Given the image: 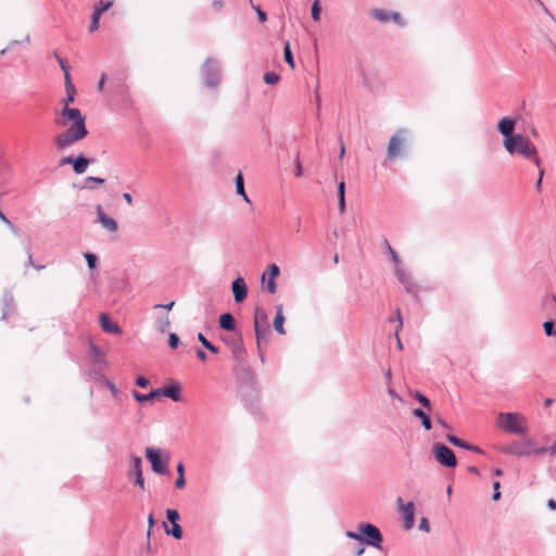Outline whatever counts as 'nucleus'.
<instances>
[{"label": "nucleus", "instance_id": "1", "mask_svg": "<svg viewBox=\"0 0 556 556\" xmlns=\"http://www.w3.org/2000/svg\"><path fill=\"white\" fill-rule=\"evenodd\" d=\"M66 93V98L62 101L63 108L60 113V119L56 121V124L61 126H65L70 122H72V124L65 130L58 134L53 139L54 148L59 152L73 147L75 143L81 141L88 136L86 116L79 109L70 106V103L74 102L75 92H72L70 89Z\"/></svg>", "mask_w": 556, "mask_h": 556}, {"label": "nucleus", "instance_id": "2", "mask_svg": "<svg viewBox=\"0 0 556 556\" xmlns=\"http://www.w3.org/2000/svg\"><path fill=\"white\" fill-rule=\"evenodd\" d=\"M506 152L510 155H518L533 163L538 168L541 167L542 161L535 144L525 135L516 134L514 138L503 140Z\"/></svg>", "mask_w": 556, "mask_h": 556}, {"label": "nucleus", "instance_id": "3", "mask_svg": "<svg viewBox=\"0 0 556 556\" xmlns=\"http://www.w3.org/2000/svg\"><path fill=\"white\" fill-rule=\"evenodd\" d=\"M349 539L363 542L369 546L382 549L383 536L380 530L372 523H361L358 526V532L346 531Z\"/></svg>", "mask_w": 556, "mask_h": 556}, {"label": "nucleus", "instance_id": "4", "mask_svg": "<svg viewBox=\"0 0 556 556\" xmlns=\"http://www.w3.org/2000/svg\"><path fill=\"white\" fill-rule=\"evenodd\" d=\"M412 134L407 128H399L390 138L387 151V157L390 162H394L397 157L404 156Z\"/></svg>", "mask_w": 556, "mask_h": 556}, {"label": "nucleus", "instance_id": "5", "mask_svg": "<svg viewBox=\"0 0 556 556\" xmlns=\"http://www.w3.org/2000/svg\"><path fill=\"white\" fill-rule=\"evenodd\" d=\"M500 427L513 434L522 435L528 431L527 418L520 413H500Z\"/></svg>", "mask_w": 556, "mask_h": 556}, {"label": "nucleus", "instance_id": "6", "mask_svg": "<svg viewBox=\"0 0 556 556\" xmlns=\"http://www.w3.org/2000/svg\"><path fill=\"white\" fill-rule=\"evenodd\" d=\"M253 327L256 338L257 350H261L263 342H267L270 336V326L268 315L263 307L256 306L254 309Z\"/></svg>", "mask_w": 556, "mask_h": 556}, {"label": "nucleus", "instance_id": "7", "mask_svg": "<svg viewBox=\"0 0 556 556\" xmlns=\"http://www.w3.org/2000/svg\"><path fill=\"white\" fill-rule=\"evenodd\" d=\"M202 76L207 88H216L220 81V65L216 59L207 58L202 65Z\"/></svg>", "mask_w": 556, "mask_h": 556}, {"label": "nucleus", "instance_id": "8", "mask_svg": "<svg viewBox=\"0 0 556 556\" xmlns=\"http://www.w3.org/2000/svg\"><path fill=\"white\" fill-rule=\"evenodd\" d=\"M534 441L533 439H525L522 441H513L500 450L502 453L507 455H514L517 457L534 455Z\"/></svg>", "mask_w": 556, "mask_h": 556}, {"label": "nucleus", "instance_id": "9", "mask_svg": "<svg viewBox=\"0 0 556 556\" xmlns=\"http://www.w3.org/2000/svg\"><path fill=\"white\" fill-rule=\"evenodd\" d=\"M146 457L151 464V468L155 473L167 475L168 473V460L169 455L166 454L165 462L162 460V450L156 447H147Z\"/></svg>", "mask_w": 556, "mask_h": 556}, {"label": "nucleus", "instance_id": "10", "mask_svg": "<svg viewBox=\"0 0 556 556\" xmlns=\"http://www.w3.org/2000/svg\"><path fill=\"white\" fill-rule=\"evenodd\" d=\"M435 460L444 467L454 468L457 465L454 452L443 443L437 442L432 445Z\"/></svg>", "mask_w": 556, "mask_h": 556}, {"label": "nucleus", "instance_id": "11", "mask_svg": "<svg viewBox=\"0 0 556 556\" xmlns=\"http://www.w3.org/2000/svg\"><path fill=\"white\" fill-rule=\"evenodd\" d=\"M399 510L404 520L403 528L408 531L413 529L415 525V506L413 502H408L406 504L403 503L402 498H397Z\"/></svg>", "mask_w": 556, "mask_h": 556}, {"label": "nucleus", "instance_id": "12", "mask_svg": "<svg viewBox=\"0 0 556 556\" xmlns=\"http://www.w3.org/2000/svg\"><path fill=\"white\" fill-rule=\"evenodd\" d=\"M395 276L401 281V283L404 285L407 293H410L414 296H417L419 287L414 281V279L410 277V275L408 273H406L403 268L397 267L395 269Z\"/></svg>", "mask_w": 556, "mask_h": 556}, {"label": "nucleus", "instance_id": "13", "mask_svg": "<svg viewBox=\"0 0 556 556\" xmlns=\"http://www.w3.org/2000/svg\"><path fill=\"white\" fill-rule=\"evenodd\" d=\"M516 119L509 116L501 118L497 124V131L503 136V140H507L508 138H514L516 136Z\"/></svg>", "mask_w": 556, "mask_h": 556}, {"label": "nucleus", "instance_id": "14", "mask_svg": "<svg viewBox=\"0 0 556 556\" xmlns=\"http://www.w3.org/2000/svg\"><path fill=\"white\" fill-rule=\"evenodd\" d=\"M97 220L101 224L102 228L110 232H116L118 230L117 222L106 215L100 204L96 206Z\"/></svg>", "mask_w": 556, "mask_h": 556}, {"label": "nucleus", "instance_id": "15", "mask_svg": "<svg viewBox=\"0 0 556 556\" xmlns=\"http://www.w3.org/2000/svg\"><path fill=\"white\" fill-rule=\"evenodd\" d=\"M231 291L236 303H242L247 299L248 286L242 277H238L231 282Z\"/></svg>", "mask_w": 556, "mask_h": 556}, {"label": "nucleus", "instance_id": "16", "mask_svg": "<svg viewBox=\"0 0 556 556\" xmlns=\"http://www.w3.org/2000/svg\"><path fill=\"white\" fill-rule=\"evenodd\" d=\"M100 325H101L102 329L108 333H111V334L122 333V328L116 323H114L109 317V315H106L104 313H102L100 315Z\"/></svg>", "mask_w": 556, "mask_h": 556}, {"label": "nucleus", "instance_id": "17", "mask_svg": "<svg viewBox=\"0 0 556 556\" xmlns=\"http://www.w3.org/2000/svg\"><path fill=\"white\" fill-rule=\"evenodd\" d=\"M131 469L136 476L135 484L144 489V480L142 477V460L139 456H134L131 459Z\"/></svg>", "mask_w": 556, "mask_h": 556}, {"label": "nucleus", "instance_id": "18", "mask_svg": "<svg viewBox=\"0 0 556 556\" xmlns=\"http://www.w3.org/2000/svg\"><path fill=\"white\" fill-rule=\"evenodd\" d=\"M181 388L178 383H172L161 389V395L170 399L174 402L181 400Z\"/></svg>", "mask_w": 556, "mask_h": 556}, {"label": "nucleus", "instance_id": "19", "mask_svg": "<svg viewBox=\"0 0 556 556\" xmlns=\"http://www.w3.org/2000/svg\"><path fill=\"white\" fill-rule=\"evenodd\" d=\"M283 323H285L283 307H282V304H279L276 306V316L273 321V327L279 334L286 333Z\"/></svg>", "mask_w": 556, "mask_h": 556}, {"label": "nucleus", "instance_id": "20", "mask_svg": "<svg viewBox=\"0 0 556 556\" xmlns=\"http://www.w3.org/2000/svg\"><path fill=\"white\" fill-rule=\"evenodd\" d=\"M240 380L247 383V386L251 389L252 393H257L256 382L250 367L247 366L241 369Z\"/></svg>", "mask_w": 556, "mask_h": 556}, {"label": "nucleus", "instance_id": "21", "mask_svg": "<svg viewBox=\"0 0 556 556\" xmlns=\"http://www.w3.org/2000/svg\"><path fill=\"white\" fill-rule=\"evenodd\" d=\"M2 303L4 305L2 319H7L11 312L14 309V296L11 291H5L2 298Z\"/></svg>", "mask_w": 556, "mask_h": 556}, {"label": "nucleus", "instance_id": "22", "mask_svg": "<svg viewBox=\"0 0 556 556\" xmlns=\"http://www.w3.org/2000/svg\"><path fill=\"white\" fill-rule=\"evenodd\" d=\"M132 396L140 404H142L144 402H148V401L151 402L154 399H157V397L161 396V389L152 390L148 394H142V393L138 392L137 390H134L132 391Z\"/></svg>", "mask_w": 556, "mask_h": 556}, {"label": "nucleus", "instance_id": "23", "mask_svg": "<svg viewBox=\"0 0 556 556\" xmlns=\"http://www.w3.org/2000/svg\"><path fill=\"white\" fill-rule=\"evenodd\" d=\"M89 163V159L83 154H79L73 162V170L75 174L81 175L87 170Z\"/></svg>", "mask_w": 556, "mask_h": 556}, {"label": "nucleus", "instance_id": "24", "mask_svg": "<svg viewBox=\"0 0 556 556\" xmlns=\"http://www.w3.org/2000/svg\"><path fill=\"white\" fill-rule=\"evenodd\" d=\"M219 327L226 331H233L236 329V320L230 313H224L219 316Z\"/></svg>", "mask_w": 556, "mask_h": 556}, {"label": "nucleus", "instance_id": "25", "mask_svg": "<svg viewBox=\"0 0 556 556\" xmlns=\"http://www.w3.org/2000/svg\"><path fill=\"white\" fill-rule=\"evenodd\" d=\"M90 350L93 356V363L96 366H100V369H103L106 366V361L104 358L103 352L94 344H90Z\"/></svg>", "mask_w": 556, "mask_h": 556}, {"label": "nucleus", "instance_id": "26", "mask_svg": "<svg viewBox=\"0 0 556 556\" xmlns=\"http://www.w3.org/2000/svg\"><path fill=\"white\" fill-rule=\"evenodd\" d=\"M413 415L421 420V425L426 430L431 429V427H432L431 419L424 409L415 408L413 410Z\"/></svg>", "mask_w": 556, "mask_h": 556}, {"label": "nucleus", "instance_id": "27", "mask_svg": "<svg viewBox=\"0 0 556 556\" xmlns=\"http://www.w3.org/2000/svg\"><path fill=\"white\" fill-rule=\"evenodd\" d=\"M338 206L340 213L345 212V184L344 181H341L338 185Z\"/></svg>", "mask_w": 556, "mask_h": 556}, {"label": "nucleus", "instance_id": "28", "mask_svg": "<svg viewBox=\"0 0 556 556\" xmlns=\"http://www.w3.org/2000/svg\"><path fill=\"white\" fill-rule=\"evenodd\" d=\"M235 184H236L237 193L242 195V198L245 202H250V199L244 190V181H243V177H242L241 173H239L236 176Z\"/></svg>", "mask_w": 556, "mask_h": 556}, {"label": "nucleus", "instance_id": "29", "mask_svg": "<svg viewBox=\"0 0 556 556\" xmlns=\"http://www.w3.org/2000/svg\"><path fill=\"white\" fill-rule=\"evenodd\" d=\"M371 15L380 23H388L391 21V12L382 9H374Z\"/></svg>", "mask_w": 556, "mask_h": 556}, {"label": "nucleus", "instance_id": "30", "mask_svg": "<svg viewBox=\"0 0 556 556\" xmlns=\"http://www.w3.org/2000/svg\"><path fill=\"white\" fill-rule=\"evenodd\" d=\"M165 532L168 535H173L175 539L179 540L182 538V529L179 523H172V528H168L166 523H164Z\"/></svg>", "mask_w": 556, "mask_h": 556}, {"label": "nucleus", "instance_id": "31", "mask_svg": "<svg viewBox=\"0 0 556 556\" xmlns=\"http://www.w3.org/2000/svg\"><path fill=\"white\" fill-rule=\"evenodd\" d=\"M198 340L201 342V344L206 349L208 350L210 352L212 353H218V348L216 345H214L213 343H211L202 332H199L198 333Z\"/></svg>", "mask_w": 556, "mask_h": 556}, {"label": "nucleus", "instance_id": "32", "mask_svg": "<svg viewBox=\"0 0 556 556\" xmlns=\"http://www.w3.org/2000/svg\"><path fill=\"white\" fill-rule=\"evenodd\" d=\"M113 3L114 2L112 0H108V1L99 0V2L94 5L93 11L97 12L98 14H102L105 11H108L113 5Z\"/></svg>", "mask_w": 556, "mask_h": 556}, {"label": "nucleus", "instance_id": "33", "mask_svg": "<svg viewBox=\"0 0 556 556\" xmlns=\"http://www.w3.org/2000/svg\"><path fill=\"white\" fill-rule=\"evenodd\" d=\"M283 54H285L286 63L288 65H290L292 68H294V60H293V55H292V51H291L289 41H286V43H285Z\"/></svg>", "mask_w": 556, "mask_h": 556}, {"label": "nucleus", "instance_id": "34", "mask_svg": "<svg viewBox=\"0 0 556 556\" xmlns=\"http://www.w3.org/2000/svg\"><path fill=\"white\" fill-rule=\"evenodd\" d=\"M446 439L450 443H452L455 446H458L464 450H466V447H468V442L464 441L463 439L457 438L454 434H447Z\"/></svg>", "mask_w": 556, "mask_h": 556}, {"label": "nucleus", "instance_id": "35", "mask_svg": "<svg viewBox=\"0 0 556 556\" xmlns=\"http://www.w3.org/2000/svg\"><path fill=\"white\" fill-rule=\"evenodd\" d=\"M544 453H547L552 456L555 455L556 454V442H554L548 447H536V445L534 444V455H541Z\"/></svg>", "mask_w": 556, "mask_h": 556}, {"label": "nucleus", "instance_id": "36", "mask_svg": "<svg viewBox=\"0 0 556 556\" xmlns=\"http://www.w3.org/2000/svg\"><path fill=\"white\" fill-rule=\"evenodd\" d=\"M100 379H101V382L111 391L112 395L114 397H117L118 395V390L116 388V386L111 382L105 376L103 375H100Z\"/></svg>", "mask_w": 556, "mask_h": 556}, {"label": "nucleus", "instance_id": "37", "mask_svg": "<svg viewBox=\"0 0 556 556\" xmlns=\"http://www.w3.org/2000/svg\"><path fill=\"white\" fill-rule=\"evenodd\" d=\"M104 181L105 180L103 178L89 176L85 179V188L94 189L93 185H96V184L102 185V184H104Z\"/></svg>", "mask_w": 556, "mask_h": 556}, {"label": "nucleus", "instance_id": "38", "mask_svg": "<svg viewBox=\"0 0 556 556\" xmlns=\"http://www.w3.org/2000/svg\"><path fill=\"white\" fill-rule=\"evenodd\" d=\"M320 12H321V7H320L319 0H314L312 9H311V14H312V17L314 21L320 20Z\"/></svg>", "mask_w": 556, "mask_h": 556}, {"label": "nucleus", "instance_id": "39", "mask_svg": "<svg viewBox=\"0 0 556 556\" xmlns=\"http://www.w3.org/2000/svg\"><path fill=\"white\" fill-rule=\"evenodd\" d=\"M543 329L547 337L556 336V328L553 320H546L543 323Z\"/></svg>", "mask_w": 556, "mask_h": 556}, {"label": "nucleus", "instance_id": "40", "mask_svg": "<svg viewBox=\"0 0 556 556\" xmlns=\"http://www.w3.org/2000/svg\"><path fill=\"white\" fill-rule=\"evenodd\" d=\"M279 78H280L279 75L275 72H267V73H265V75L263 77L265 84H267V85H274V84L278 83Z\"/></svg>", "mask_w": 556, "mask_h": 556}, {"label": "nucleus", "instance_id": "41", "mask_svg": "<svg viewBox=\"0 0 556 556\" xmlns=\"http://www.w3.org/2000/svg\"><path fill=\"white\" fill-rule=\"evenodd\" d=\"M84 256L87 261V265H88L89 269L90 270L94 269L96 265H97V261H98L97 255L93 253L87 252V253H85Z\"/></svg>", "mask_w": 556, "mask_h": 556}, {"label": "nucleus", "instance_id": "42", "mask_svg": "<svg viewBox=\"0 0 556 556\" xmlns=\"http://www.w3.org/2000/svg\"><path fill=\"white\" fill-rule=\"evenodd\" d=\"M166 518L170 523H178L180 517L176 509H167Z\"/></svg>", "mask_w": 556, "mask_h": 556}, {"label": "nucleus", "instance_id": "43", "mask_svg": "<svg viewBox=\"0 0 556 556\" xmlns=\"http://www.w3.org/2000/svg\"><path fill=\"white\" fill-rule=\"evenodd\" d=\"M100 16H101V14H98L97 12L93 11V13L91 15L90 26H89L90 31H94L99 28Z\"/></svg>", "mask_w": 556, "mask_h": 556}, {"label": "nucleus", "instance_id": "44", "mask_svg": "<svg viewBox=\"0 0 556 556\" xmlns=\"http://www.w3.org/2000/svg\"><path fill=\"white\" fill-rule=\"evenodd\" d=\"M253 10L256 12L260 22L264 23L267 21V14L258 7L253 4L252 0H249Z\"/></svg>", "mask_w": 556, "mask_h": 556}, {"label": "nucleus", "instance_id": "45", "mask_svg": "<svg viewBox=\"0 0 556 556\" xmlns=\"http://www.w3.org/2000/svg\"><path fill=\"white\" fill-rule=\"evenodd\" d=\"M266 290L268 293L274 294L277 291L276 278L268 277L266 281Z\"/></svg>", "mask_w": 556, "mask_h": 556}, {"label": "nucleus", "instance_id": "46", "mask_svg": "<svg viewBox=\"0 0 556 556\" xmlns=\"http://www.w3.org/2000/svg\"><path fill=\"white\" fill-rule=\"evenodd\" d=\"M396 320H397V328H396V331H395V336H396V340H397V346H399V349H402V342H401L400 337H399V329L402 328V326H403L400 308L396 309Z\"/></svg>", "mask_w": 556, "mask_h": 556}, {"label": "nucleus", "instance_id": "47", "mask_svg": "<svg viewBox=\"0 0 556 556\" xmlns=\"http://www.w3.org/2000/svg\"><path fill=\"white\" fill-rule=\"evenodd\" d=\"M415 397H416V400H417V401H418L422 406H425V407H429V406H430V401H429V399H428L426 395H424L421 392L416 391V393H415Z\"/></svg>", "mask_w": 556, "mask_h": 556}, {"label": "nucleus", "instance_id": "48", "mask_svg": "<svg viewBox=\"0 0 556 556\" xmlns=\"http://www.w3.org/2000/svg\"><path fill=\"white\" fill-rule=\"evenodd\" d=\"M0 219L5 223V225L15 233L18 235V230L16 227L11 223V220L2 213L0 210Z\"/></svg>", "mask_w": 556, "mask_h": 556}, {"label": "nucleus", "instance_id": "49", "mask_svg": "<svg viewBox=\"0 0 556 556\" xmlns=\"http://www.w3.org/2000/svg\"><path fill=\"white\" fill-rule=\"evenodd\" d=\"M26 254H27V263L26 265L27 266H34L37 270H41L45 268L43 265H35L34 262H33V254L30 252V249H26Z\"/></svg>", "mask_w": 556, "mask_h": 556}, {"label": "nucleus", "instance_id": "50", "mask_svg": "<svg viewBox=\"0 0 556 556\" xmlns=\"http://www.w3.org/2000/svg\"><path fill=\"white\" fill-rule=\"evenodd\" d=\"M179 344V337L176 333H170L168 337V345L172 349H176Z\"/></svg>", "mask_w": 556, "mask_h": 556}, {"label": "nucleus", "instance_id": "51", "mask_svg": "<svg viewBox=\"0 0 556 556\" xmlns=\"http://www.w3.org/2000/svg\"><path fill=\"white\" fill-rule=\"evenodd\" d=\"M168 327H169V320L167 317H165L164 319L157 320V329L161 332H165Z\"/></svg>", "mask_w": 556, "mask_h": 556}, {"label": "nucleus", "instance_id": "52", "mask_svg": "<svg viewBox=\"0 0 556 556\" xmlns=\"http://www.w3.org/2000/svg\"><path fill=\"white\" fill-rule=\"evenodd\" d=\"M387 249H388V252L391 256V260L394 264L399 265L400 264V257L399 255L396 254V252L391 248V245L389 244V242H387Z\"/></svg>", "mask_w": 556, "mask_h": 556}, {"label": "nucleus", "instance_id": "53", "mask_svg": "<svg viewBox=\"0 0 556 556\" xmlns=\"http://www.w3.org/2000/svg\"><path fill=\"white\" fill-rule=\"evenodd\" d=\"M539 169V177H538V180L535 182V189L536 191H541V186H542V180H543V177H544V174H545V170L544 168L541 166Z\"/></svg>", "mask_w": 556, "mask_h": 556}, {"label": "nucleus", "instance_id": "54", "mask_svg": "<svg viewBox=\"0 0 556 556\" xmlns=\"http://www.w3.org/2000/svg\"><path fill=\"white\" fill-rule=\"evenodd\" d=\"M419 530L429 532L430 531V523L429 520L426 517H422L419 521Z\"/></svg>", "mask_w": 556, "mask_h": 556}, {"label": "nucleus", "instance_id": "55", "mask_svg": "<svg viewBox=\"0 0 556 556\" xmlns=\"http://www.w3.org/2000/svg\"><path fill=\"white\" fill-rule=\"evenodd\" d=\"M268 273H269V277L277 278L280 273V269H279L278 265L270 264L268 266Z\"/></svg>", "mask_w": 556, "mask_h": 556}, {"label": "nucleus", "instance_id": "56", "mask_svg": "<svg viewBox=\"0 0 556 556\" xmlns=\"http://www.w3.org/2000/svg\"><path fill=\"white\" fill-rule=\"evenodd\" d=\"M500 488H501V484L498 481H495L493 483V490H494V493L492 495V500L493 501H498L501 498V492H500Z\"/></svg>", "mask_w": 556, "mask_h": 556}, {"label": "nucleus", "instance_id": "57", "mask_svg": "<svg viewBox=\"0 0 556 556\" xmlns=\"http://www.w3.org/2000/svg\"><path fill=\"white\" fill-rule=\"evenodd\" d=\"M64 76H65V88H66V91H70V89H71L72 92H75V87H74V85L71 81L70 72L64 73Z\"/></svg>", "mask_w": 556, "mask_h": 556}, {"label": "nucleus", "instance_id": "58", "mask_svg": "<svg viewBox=\"0 0 556 556\" xmlns=\"http://www.w3.org/2000/svg\"><path fill=\"white\" fill-rule=\"evenodd\" d=\"M150 381L148 378L143 377V376H139L137 379H136V384L140 388H147L149 386Z\"/></svg>", "mask_w": 556, "mask_h": 556}, {"label": "nucleus", "instance_id": "59", "mask_svg": "<svg viewBox=\"0 0 556 556\" xmlns=\"http://www.w3.org/2000/svg\"><path fill=\"white\" fill-rule=\"evenodd\" d=\"M391 21H393L394 23H396L400 26H404V22H403L401 15L396 12H391Z\"/></svg>", "mask_w": 556, "mask_h": 556}, {"label": "nucleus", "instance_id": "60", "mask_svg": "<svg viewBox=\"0 0 556 556\" xmlns=\"http://www.w3.org/2000/svg\"><path fill=\"white\" fill-rule=\"evenodd\" d=\"M225 5L223 0H214L212 3V8L214 11L219 12Z\"/></svg>", "mask_w": 556, "mask_h": 556}, {"label": "nucleus", "instance_id": "61", "mask_svg": "<svg viewBox=\"0 0 556 556\" xmlns=\"http://www.w3.org/2000/svg\"><path fill=\"white\" fill-rule=\"evenodd\" d=\"M75 157L68 155V156H64L62 157L60 161H59V165L60 166H63V165H67V164H71L73 165V162H74Z\"/></svg>", "mask_w": 556, "mask_h": 556}, {"label": "nucleus", "instance_id": "62", "mask_svg": "<svg viewBox=\"0 0 556 556\" xmlns=\"http://www.w3.org/2000/svg\"><path fill=\"white\" fill-rule=\"evenodd\" d=\"M185 485H186L185 476H178L176 481H175V486L177 489H182V488H185Z\"/></svg>", "mask_w": 556, "mask_h": 556}, {"label": "nucleus", "instance_id": "63", "mask_svg": "<svg viewBox=\"0 0 556 556\" xmlns=\"http://www.w3.org/2000/svg\"><path fill=\"white\" fill-rule=\"evenodd\" d=\"M97 367H98V368H94V369H92V370L90 371V377H91V378H93V379H96V380L101 381V379H100V375H102V374H101L102 369H100V366H97Z\"/></svg>", "mask_w": 556, "mask_h": 556}, {"label": "nucleus", "instance_id": "64", "mask_svg": "<svg viewBox=\"0 0 556 556\" xmlns=\"http://www.w3.org/2000/svg\"><path fill=\"white\" fill-rule=\"evenodd\" d=\"M302 173H303L302 164H301L300 160L296 159L295 160V172H294V175L296 177H300V176H302Z\"/></svg>", "mask_w": 556, "mask_h": 556}]
</instances>
